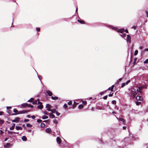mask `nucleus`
<instances>
[{
  "mask_svg": "<svg viewBox=\"0 0 148 148\" xmlns=\"http://www.w3.org/2000/svg\"><path fill=\"white\" fill-rule=\"evenodd\" d=\"M28 132H31V130H27Z\"/></svg>",
  "mask_w": 148,
  "mask_h": 148,
  "instance_id": "nucleus-63",
  "label": "nucleus"
},
{
  "mask_svg": "<svg viewBox=\"0 0 148 148\" xmlns=\"http://www.w3.org/2000/svg\"><path fill=\"white\" fill-rule=\"evenodd\" d=\"M38 101V104H39V105L38 106V108L39 109H42L43 108V106L42 105V103L40 101L39 99H37Z\"/></svg>",
  "mask_w": 148,
  "mask_h": 148,
  "instance_id": "nucleus-2",
  "label": "nucleus"
},
{
  "mask_svg": "<svg viewBox=\"0 0 148 148\" xmlns=\"http://www.w3.org/2000/svg\"><path fill=\"white\" fill-rule=\"evenodd\" d=\"M148 51V49H145V50H144V51Z\"/></svg>",
  "mask_w": 148,
  "mask_h": 148,
  "instance_id": "nucleus-64",
  "label": "nucleus"
},
{
  "mask_svg": "<svg viewBox=\"0 0 148 148\" xmlns=\"http://www.w3.org/2000/svg\"><path fill=\"white\" fill-rule=\"evenodd\" d=\"M15 125V123H13V125L10 128V130H13L14 128Z\"/></svg>",
  "mask_w": 148,
  "mask_h": 148,
  "instance_id": "nucleus-16",
  "label": "nucleus"
},
{
  "mask_svg": "<svg viewBox=\"0 0 148 148\" xmlns=\"http://www.w3.org/2000/svg\"><path fill=\"white\" fill-rule=\"evenodd\" d=\"M77 21L82 24H84L85 23V22L83 20H78Z\"/></svg>",
  "mask_w": 148,
  "mask_h": 148,
  "instance_id": "nucleus-15",
  "label": "nucleus"
},
{
  "mask_svg": "<svg viewBox=\"0 0 148 148\" xmlns=\"http://www.w3.org/2000/svg\"><path fill=\"white\" fill-rule=\"evenodd\" d=\"M144 88L143 86H140L138 87V89L140 90H141Z\"/></svg>",
  "mask_w": 148,
  "mask_h": 148,
  "instance_id": "nucleus-33",
  "label": "nucleus"
},
{
  "mask_svg": "<svg viewBox=\"0 0 148 148\" xmlns=\"http://www.w3.org/2000/svg\"><path fill=\"white\" fill-rule=\"evenodd\" d=\"M49 117L50 118H55V116L52 113H50V114Z\"/></svg>",
  "mask_w": 148,
  "mask_h": 148,
  "instance_id": "nucleus-20",
  "label": "nucleus"
},
{
  "mask_svg": "<svg viewBox=\"0 0 148 148\" xmlns=\"http://www.w3.org/2000/svg\"><path fill=\"white\" fill-rule=\"evenodd\" d=\"M116 30L118 32L122 33L125 31V30L124 28H122L120 29H119L118 28H116Z\"/></svg>",
  "mask_w": 148,
  "mask_h": 148,
  "instance_id": "nucleus-7",
  "label": "nucleus"
},
{
  "mask_svg": "<svg viewBox=\"0 0 148 148\" xmlns=\"http://www.w3.org/2000/svg\"><path fill=\"white\" fill-rule=\"evenodd\" d=\"M30 111V110H23L18 112L19 114H25Z\"/></svg>",
  "mask_w": 148,
  "mask_h": 148,
  "instance_id": "nucleus-4",
  "label": "nucleus"
},
{
  "mask_svg": "<svg viewBox=\"0 0 148 148\" xmlns=\"http://www.w3.org/2000/svg\"><path fill=\"white\" fill-rule=\"evenodd\" d=\"M72 104V102L71 101H70L68 103V104L69 105H70Z\"/></svg>",
  "mask_w": 148,
  "mask_h": 148,
  "instance_id": "nucleus-40",
  "label": "nucleus"
},
{
  "mask_svg": "<svg viewBox=\"0 0 148 148\" xmlns=\"http://www.w3.org/2000/svg\"><path fill=\"white\" fill-rule=\"evenodd\" d=\"M20 118L17 117L15 118V119L13 120L12 121L13 122L18 123L19 122Z\"/></svg>",
  "mask_w": 148,
  "mask_h": 148,
  "instance_id": "nucleus-6",
  "label": "nucleus"
},
{
  "mask_svg": "<svg viewBox=\"0 0 148 148\" xmlns=\"http://www.w3.org/2000/svg\"><path fill=\"white\" fill-rule=\"evenodd\" d=\"M22 140L24 141H26L27 140V138L25 136H23L22 137Z\"/></svg>",
  "mask_w": 148,
  "mask_h": 148,
  "instance_id": "nucleus-19",
  "label": "nucleus"
},
{
  "mask_svg": "<svg viewBox=\"0 0 148 148\" xmlns=\"http://www.w3.org/2000/svg\"><path fill=\"white\" fill-rule=\"evenodd\" d=\"M51 130L50 128H47L45 130V132L47 133H50L51 132Z\"/></svg>",
  "mask_w": 148,
  "mask_h": 148,
  "instance_id": "nucleus-12",
  "label": "nucleus"
},
{
  "mask_svg": "<svg viewBox=\"0 0 148 148\" xmlns=\"http://www.w3.org/2000/svg\"><path fill=\"white\" fill-rule=\"evenodd\" d=\"M141 90H140L138 89H137V92H139L141 93H142L143 92Z\"/></svg>",
  "mask_w": 148,
  "mask_h": 148,
  "instance_id": "nucleus-39",
  "label": "nucleus"
},
{
  "mask_svg": "<svg viewBox=\"0 0 148 148\" xmlns=\"http://www.w3.org/2000/svg\"><path fill=\"white\" fill-rule=\"evenodd\" d=\"M51 98L53 100H55L58 99V98L57 97H53V96L51 97Z\"/></svg>",
  "mask_w": 148,
  "mask_h": 148,
  "instance_id": "nucleus-21",
  "label": "nucleus"
},
{
  "mask_svg": "<svg viewBox=\"0 0 148 148\" xmlns=\"http://www.w3.org/2000/svg\"><path fill=\"white\" fill-rule=\"evenodd\" d=\"M26 126L27 127H32V125L29 123H27L26 125Z\"/></svg>",
  "mask_w": 148,
  "mask_h": 148,
  "instance_id": "nucleus-25",
  "label": "nucleus"
},
{
  "mask_svg": "<svg viewBox=\"0 0 148 148\" xmlns=\"http://www.w3.org/2000/svg\"><path fill=\"white\" fill-rule=\"evenodd\" d=\"M31 117L33 119H34L35 118V116L34 115L32 116Z\"/></svg>",
  "mask_w": 148,
  "mask_h": 148,
  "instance_id": "nucleus-57",
  "label": "nucleus"
},
{
  "mask_svg": "<svg viewBox=\"0 0 148 148\" xmlns=\"http://www.w3.org/2000/svg\"><path fill=\"white\" fill-rule=\"evenodd\" d=\"M119 121H122L124 124L125 122V120L123 118H119Z\"/></svg>",
  "mask_w": 148,
  "mask_h": 148,
  "instance_id": "nucleus-17",
  "label": "nucleus"
},
{
  "mask_svg": "<svg viewBox=\"0 0 148 148\" xmlns=\"http://www.w3.org/2000/svg\"><path fill=\"white\" fill-rule=\"evenodd\" d=\"M19 114L18 113H12V114H11V115H15L17 114Z\"/></svg>",
  "mask_w": 148,
  "mask_h": 148,
  "instance_id": "nucleus-53",
  "label": "nucleus"
},
{
  "mask_svg": "<svg viewBox=\"0 0 148 148\" xmlns=\"http://www.w3.org/2000/svg\"><path fill=\"white\" fill-rule=\"evenodd\" d=\"M42 121V120L40 119H38L37 120V122L38 123L41 122Z\"/></svg>",
  "mask_w": 148,
  "mask_h": 148,
  "instance_id": "nucleus-48",
  "label": "nucleus"
},
{
  "mask_svg": "<svg viewBox=\"0 0 148 148\" xmlns=\"http://www.w3.org/2000/svg\"><path fill=\"white\" fill-rule=\"evenodd\" d=\"M144 63L146 64L148 63V59H147L145 61H144Z\"/></svg>",
  "mask_w": 148,
  "mask_h": 148,
  "instance_id": "nucleus-38",
  "label": "nucleus"
},
{
  "mask_svg": "<svg viewBox=\"0 0 148 148\" xmlns=\"http://www.w3.org/2000/svg\"><path fill=\"white\" fill-rule=\"evenodd\" d=\"M44 113L46 115H48V112L46 111H45L44 112Z\"/></svg>",
  "mask_w": 148,
  "mask_h": 148,
  "instance_id": "nucleus-50",
  "label": "nucleus"
},
{
  "mask_svg": "<svg viewBox=\"0 0 148 148\" xmlns=\"http://www.w3.org/2000/svg\"><path fill=\"white\" fill-rule=\"evenodd\" d=\"M137 92H134L133 94V98H135V97L137 95Z\"/></svg>",
  "mask_w": 148,
  "mask_h": 148,
  "instance_id": "nucleus-24",
  "label": "nucleus"
},
{
  "mask_svg": "<svg viewBox=\"0 0 148 148\" xmlns=\"http://www.w3.org/2000/svg\"><path fill=\"white\" fill-rule=\"evenodd\" d=\"M146 13V14L147 15V17L148 18V12L147 11H145Z\"/></svg>",
  "mask_w": 148,
  "mask_h": 148,
  "instance_id": "nucleus-60",
  "label": "nucleus"
},
{
  "mask_svg": "<svg viewBox=\"0 0 148 148\" xmlns=\"http://www.w3.org/2000/svg\"><path fill=\"white\" fill-rule=\"evenodd\" d=\"M125 83H122V85L121 86V88L125 86Z\"/></svg>",
  "mask_w": 148,
  "mask_h": 148,
  "instance_id": "nucleus-43",
  "label": "nucleus"
},
{
  "mask_svg": "<svg viewBox=\"0 0 148 148\" xmlns=\"http://www.w3.org/2000/svg\"><path fill=\"white\" fill-rule=\"evenodd\" d=\"M21 106H22V107L24 108H26L27 107H30L32 108L33 107V106L29 105L27 103H25L22 104L21 105Z\"/></svg>",
  "mask_w": 148,
  "mask_h": 148,
  "instance_id": "nucleus-1",
  "label": "nucleus"
},
{
  "mask_svg": "<svg viewBox=\"0 0 148 148\" xmlns=\"http://www.w3.org/2000/svg\"><path fill=\"white\" fill-rule=\"evenodd\" d=\"M46 92L47 94L49 96H52L53 94L49 90H47L46 91Z\"/></svg>",
  "mask_w": 148,
  "mask_h": 148,
  "instance_id": "nucleus-10",
  "label": "nucleus"
},
{
  "mask_svg": "<svg viewBox=\"0 0 148 148\" xmlns=\"http://www.w3.org/2000/svg\"><path fill=\"white\" fill-rule=\"evenodd\" d=\"M29 121V120L28 119H25L24 120V121L25 122H28Z\"/></svg>",
  "mask_w": 148,
  "mask_h": 148,
  "instance_id": "nucleus-51",
  "label": "nucleus"
},
{
  "mask_svg": "<svg viewBox=\"0 0 148 148\" xmlns=\"http://www.w3.org/2000/svg\"><path fill=\"white\" fill-rule=\"evenodd\" d=\"M123 130H125L126 129V127L125 126H123Z\"/></svg>",
  "mask_w": 148,
  "mask_h": 148,
  "instance_id": "nucleus-62",
  "label": "nucleus"
},
{
  "mask_svg": "<svg viewBox=\"0 0 148 148\" xmlns=\"http://www.w3.org/2000/svg\"><path fill=\"white\" fill-rule=\"evenodd\" d=\"M56 141L58 144L59 145H62V140L59 137H58L56 138Z\"/></svg>",
  "mask_w": 148,
  "mask_h": 148,
  "instance_id": "nucleus-3",
  "label": "nucleus"
},
{
  "mask_svg": "<svg viewBox=\"0 0 148 148\" xmlns=\"http://www.w3.org/2000/svg\"><path fill=\"white\" fill-rule=\"evenodd\" d=\"M6 108L7 109H11V107L10 106H7V107Z\"/></svg>",
  "mask_w": 148,
  "mask_h": 148,
  "instance_id": "nucleus-58",
  "label": "nucleus"
},
{
  "mask_svg": "<svg viewBox=\"0 0 148 148\" xmlns=\"http://www.w3.org/2000/svg\"><path fill=\"white\" fill-rule=\"evenodd\" d=\"M122 80V78H120L119 79L118 81L117 82V83H118V82H120Z\"/></svg>",
  "mask_w": 148,
  "mask_h": 148,
  "instance_id": "nucleus-59",
  "label": "nucleus"
},
{
  "mask_svg": "<svg viewBox=\"0 0 148 148\" xmlns=\"http://www.w3.org/2000/svg\"><path fill=\"white\" fill-rule=\"evenodd\" d=\"M108 97V95H106V96H104L103 97V99L105 100H106L107 99Z\"/></svg>",
  "mask_w": 148,
  "mask_h": 148,
  "instance_id": "nucleus-44",
  "label": "nucleus"
},
{
  "mask_svg": "<svg viewBox=\"0 0 148 148\" xmlns=\"http://www.w3.org/2000/svg\"><path fill=\"white\" fill-rule=\"evenodd\" d=\"M143 47L141 46H140L139 47V49L141 50L143 49Z\"/></svg>",
  "mask_w": 148,
  "mask_h": 148,
  "instance_id": "nucleus-54",
  "label": "nucleus"
},
{
  "mask_svg": "<svg viewBox=\"0 0 148 148\" xmlns=\"http://www.w3.org/2000/svg\"><path fill=\"white\" fill-rule=\"evenodd\" d=\"M77 103H76L75 101H74L73 104L72 106V108H74L77 106Z\"/></svg>",
  "mask_w": 148,
  "mask_h": 148,
  "instance_id": "nucleus-13",
  "label": "nucleus"
},
{
  "mask_svg": "<svg viewBox=\"0 0 148 148\" xmlns=\"http://www.w3.org/2000/svg\"><path fill=\"white\" fill-rule=\"evenodd\" d=\"M53 122L55 123L56 124H57L58 123V121L57 120H53Z\"/></svg>",
  "mask_w": 148,
  "mask_h": 148,
  "instance_id": "nucleus-42",
  "label": "nucleus"
},
{
  "mask_svg": "<svg viewBox=\"0 0 148 148\" xmlns=\"http://www.w3.org/2000/svg\"><path fill=\"white\" fill-rule=\"evenodd\" d=\"M125 31L126 33H129L128 30L127 29H126Z\"/></svg>",
  "mask_w": 148,
  "mask_h": 148,
  "instance_id": "nucleus-56",
  "label": "nucleus"
},
{
  "mask_svg": "<svg viewBox=\"0 0 148 148\" xmlns=\"http://www.w3.org/2000/svg\"><path fill=\"white\" fill-rule=\"evenodd\" d=\"M13 112L15 113H18V110L16 108H14L13 110Z\"/></svg>",
  "mask_w": 148,
  "mask_h": 148,
  "instance_id": "nucleus-26",
  "label": "nucleus"
},
{
  "mask_svg": "<svg viewBox=\"0 0 148 148\" xmlns=\"http://www.w3.org/2000/svg\"><path fill=\"white\" fill-rule=\"evenodd\" d=\"M55 113H56V114L58 116H59L60 114V113H59L58 111H56L55 112Z\"/></svg>",
  "mask_w": 148,
  "mask_h": 148,
  "instance_id": "nucleus-46",
  "label": "nucleus"
},
{
  "mask_svg": "<svg viewBox=\"0 0 148 148\" xmlns=\"http://www.w3.org/2000/svg\"><path fill=\"white\" fill-rule=\"evenodd\" d=\"M113 93H112V94H109L108 95V96L110 97H112L113 96Z\"/></svg>",
  "mask_w": 148,
  "mask_h": 148,
  "instance_id": "nucleus-52",
  "label": "nucleus"
},
{
  "mask_svg": "<svg viewBox=\"0 0 148 148\" xmlns=\"http://www.w3.org/2000/svg\"><path fill=\"white\" fill-rule=\"evenodd\" d=\"M48 116H45V115L42 116V118L43 119H48Z\"/></svg>",
  "mask_w": 148,
  "mask_h": 148,
  "instance_id": "nucleus-28",
  "label": "nucleus"
},
{
  "mask_svg": "<svg viewBox=\"0 0 148 148\" xmlns=\"http://www.w3.org/2000/svg\"><path fill=\"white\" fill-rule=\"evenodd\" d=\"M83 108V106L82 104L79 105L78 106V108L79 109H81L82 108Z\"/></svg>",
  "mask_w": 148,
  "mask_h": 148,
  "instance_id": "nucleus-27",
  "label": "nucleus"
},
{
  "mask_svg": "<svg viewBox=\"0 0 148 148\" xmlns=\"http://www.w3.org/2000/svg\"><path fill=\"white\" fill-rule=\"evenodd\" d=\"M37 101H37V100H35L34 101H33L32 104L33 105L36 104L37 103Z\"/></svg>",
  "mask_w": 148,
  "mask_h": 148,
  "instance_id": "nucleus-31",
  "label": "nucleus"
},
{
  "mask_svg": "<svg viewBox=\"0 0 148 148\" xmlns=\"http://www.w3.org/2000/svg\"><path fill=\"white\" fill-rule=\"evenodd\" d=\"M112 103L113 104H115L116 103V101L115 100H113L112 101Z\"/></svg>",
  "mask_w": 148,
  "mask_h": 148,
  "instance_id": "nucleus-41",
  "label": "nucleus"
},
{
  "mask_svg": "<svg viewBox=\"0 0 148 148\" xmlns=\"http://www.w3.org/2000/svg\"><path fill=\"white\" fill-rule=\"evenodd\" d=\"M126 34H123L122 35H121V36L123 38H124L126 36Z\"/></svg>",
  "mask_w": 148,
  "mask_h": 148,
  "instance_id": "nucleus-37",
  "label": "nucleus"
},
{
  "mask_svg": "<svg viewBox=\"0 0 148 148\" xmlns=\"http://www.w3.org/2000/svg\"><path fill=\"white\" fill-rule=\"evenodd\" d=\"M135 103L137 105L139 106L141 102L138 101H136Z\"/></svg>",
  "mask_w": 148,
  "mask_h": 148,
  "instance_id": "nucleus-30",
  "label": "nucleus"
},
{
  "mask_svg": "<svg viewBox=\"0 0 148 148\" xmlns=\"http://www.w3.org/2000/svg\"><path fill=\"white\" fill-rule=\"evenodd\" d=\"M12 145L9 143H7L4 145V148H9L12 146Z\"/></svg>",
  "mask_w": 148,
  "mask_h": 148,
  "instance_id": "nucleus-5",
  "label": "nucleus"
},
{
  "mask_svg": "<svg viewBox=\"0 0 148 148\" xmlns=\"http://www.w3.org/2000/svg\"><path fill=\"white\" fill-rule=\"evenodd\" d=\"M127 41L129 42L130 43H131V37L130 35H127Z\"/></svg>",
  "mask_w": 148,
  "mask_h": 148,
  "instance_id": "nucleus-8",
  "label": "nucleus"
},
{
  "mask_svg": "<svg viewBox=\"0 0 148 148\" xmlns=\"http://www.w3.org/2000/svg\"><path fill=\"white\" fill-rule=\"evenodd\" d=\"M4 123V121L0 119V124H3Z\"/></svg>",
  "mask_w": 148,
  "mask_h": 148,
  "instance_id": "nucleus-34",
  "label": "nucleus"
},
{
  "mask_svg": "<svg viewBox=\"0 0 148 148\" xmlns=\"http://www.w3.org/2000/svg\"><path fill=\"white\" fill-rule=\"evenodd\" d=\"M47 110L49 111H51L53 113H55L56 111L55 109H53V110L51 109L48 108Z\"/></svg>",
  "mask_w": 148,
  "mask_h": 148,
  "instance_id": "nucleus-11",
  "label": "nucleus"
},
{
  "mask_svg": "<svg viewBox=\"0 0 148 148\" xmlns=\"http://www.w3.org/2000/svg\"><path fill=\"white\" fill-rule=\"evenodd\" d=\"M106 92V91H103V92H101L100 93V94L101 95H103L104 93H105Z\"/></svg>",
  "mask_w": 148,
  "mask_h": 148,
  "instance_id": "nucleus-45",
  "label": "nucleus"
},
{
  "mask_svg": "<svg viewBox=\"0 0 148 148\" xmlns=\"http://www.w3.org/2000/svg\"><path fill=\"white\" fill-rule=\"evenodd\" d=\"M3 113V112H0V115H2V114Z\"/></svg>",
  "mask_w": 148,
  "mask_h": 148,
  "instance_id": "nucleus-61",
  "label": "nucleus"
},
{
  "mask_svg": "<svg viewBox=\"0 0 148 148\" xmlns=\"http://www.w3.org/2000/svg\"><path fill=\"white\" fill-rule=\"evenodd\" d=\"M16 129L17 130H22V128L21 127L16 126Z\"/></svg>",
  "mask_w": 148,
  "mask_h": 148,
  "instance_id": "nucleus-18",
  "label": "nucleus"
},
{
  "mask_svg": "<svg viewBox=\"0 0 148 148\" xmlns=\"http://www.w3.org/2000/svg\"><path fill=\"white\" fill-rule=\"evenodd\" d=\"M130 82V80H129L127 81L125 83V84L126 85L128 84Z\"/></svg>",
  "mask_w": 148,
  "mask_h": 148,
  "instance_id": "nucleus-49",
  "label": "nucleus"
},
{
  "mask_svg": "<svg viewBox=\"0 0 148 148\" xmlns=\"http://www.w3.org/2000/svg\"><path fill=\"white\" fill-rule=\"evenodd\" d=\"M138 50H136V51H135V52H134V55L136 56V55H137V54L138 53Z\"/></svg>",
  "mask_w": 148,
  "mask_h": 148,
  "instance_id": "nucleus-36",
  "label": "nucleus"
},
{
  "mask_svg": "<svg viewBox=\"0 0 148 148\" xmlns=\"http://www.w3.org/2000/svg\"><path fill=\"white\" fill-rule=\"evenodd\" d=\"M114 85H113L111 87V89H110V87L109 88L108 90H110L111 91H113V88L114 87Z\"/></svg>",
  "mask_w": 148,
  "mask_h": 148,
  "instance_id": "nucleus-14",
  "label": "nucleus"
},
{
  "mask_svg": "<svg viewBox=\"0 0 148 148\" xmlns=\"http://www.w3.org/2000/svg\"><path fill=\"white\" fill-rule=\"evenodd\" d=\"M34 99L33 98H31L28 101V102H32L34 101Z\"/></svg>",
  "mask_w": 148,
  "mask_h": 148,
  "instance_id": "nucleus-23",
  "label": "nucleus"
},
{
  "mask_svg": "<svg viewBox=\"0 0 148 148\" xmlns=\"http://www.w3.org/2000/svg\"><path fill=\"white\" fill-rule=\"evenodd\" d=\"M68 107L67 105L66 104H64V109H66Z\"/></svg>",
  "mask_w": 148,
  "mask_h": 148,
  "instance_id": "nucleus-35",
  "label": "nucleus"
},
{
  "mask_svg": "<svg viewBox=\"0 0 148 148\" xmlns=\"http://www.w3.org/2000/svg\"><path fill=\"white\" fill-rule=\"evenodd\" d=\"M136 99L137 100L139 101H141L143 99L142 97L139 95H137L136 97Z\"/></svg>",
  "mask_w": 148,
  "mask_h": 148,
  "instance_id": "nucleus-9",
  "label": "nucleus"
},
{
  "mask_svg": "<svg viewBox=\"0 0 148 148\" xmlns=\"http://www.w3.org/2000/svg\"><path fill=\"white\" fill-rule=\"evenodd\" d=\"M132 28L134 29H136V27L135 26H133Z\"/></svg>",
  "mask_w": 148,
  "mask_h": 148,
  "instance_id": "nucleus-55",
  "label": "nucleus"
},
{
  "mask_svg": "<svg viewBox=\"0 0 148 148\" xmlns=\"http://www.w3.org/2000/svg\"><path fill=\"white\" fill-rule=\"evenodd\" d=\"M40 126L42 127H45V125L44 123H41L40 124Z\"/></svg>",
  "mask_w": 148,
  "mask_h": 148,
  "instance_id": "nucleus-29",
  "label": "nucleus"
},
{
  "mask_svg": "<svg viewBox=\"0 0 148 148\" xmlns=\"http://www.w3.org/2000/svg\"><path fill=\"white\" fill-rule=\"evenodd\" d=\"M36 30L38 32H40V29L39 27H37L36 28Z\"/></svg>",
  "mask_w": 148,
  "mask_h": 148,
  "instance_id": "nucleus-47",
  "label": "nucleus"
},
{
  "mask_svg": "<svg viewBox=\"0 0 148 148\" xmlns=\"http://www.w3.org/2000/svg\"><path fill=\"white\" fill-rule=\"evenodd\" d=\"M46 107L48 108L51 109V106L49 104H47L46 105Z\"/></svg>",
  "mask_w": 148,
  "mask_h": 148,
  "instance_id": "nucleus-22",
  "label": "nucleus"
},
{
  "mask_svg": "<svg viewBox=\"0 0 148 148\" xmlns=\"http://www.w3.org/2000/svg\"><path fill=\"white\" fill-rule=\"evenodd\" d=\"M82 104L84 105H86L87 104V102L86 101H82Z\"/></svg>",
  "mask_w": 148,
  "mask_h": 148,
  "instance_id": "nucleus-32",
  "label": "nucleus"
}]
</instances>
